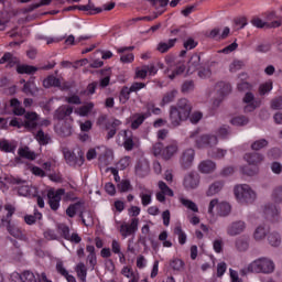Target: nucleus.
<instances>
[{"label": "nucleus", "instance_id": "nucleus-41", "mask_svg": "<svg viewBox=\"0 0 282 282\" xmlns=\"http://www.w3.org/2000/svg\"><path fill=\"white\" fill-rule=\"evenodd\" d=\"M175 96H177V90L166 93L161 101V107H164V105H169V102H173V100H175Z\"/></svg>", "mask_w": 282, "mask_h": 282}, {"label": "nucleus", "instance_id": "nucleus-64", "mask_svg": "<svg viewBox=\"0 0 282 282\" xmlns=\"http://www.w3.org/2000/svg\"><path fill=\"white\" fill-rule=\"evenodd\" d=\"M226 262H220L217 265V276H224V274L226 273Z\"/></svg>", "mask_w": 282, "mask_h": 282}, {"label": "nucleus", "instance_id": "nucleus-33", "mask_svg": "<svg viewBox=\"0 0 282 282\" xmlns=\"http://www.w3.org/2000/svg\"><path fill=\"white\" fill-rule=\"evenodd\" d=\"M248 122H250V119L246 116L234 117L230 120V124H234V127H246Z\"/></svg>", "mask_w": 282, "mask_h": 282}, {"label": "nucleus", "instance_id": "nucleus-32", "mask_svg": "<svg viewBox=\"0 0 282 282\" xmlns=\"http://www.w3.org/2000/svg\"><path fill=\"white\" fill-rule=\"evenodd\" d=\"M175 153H177V145L170 144L163 150L162 158L164 160H171V158L175 155Z\"/></svg>", "mask_w": 282, "mask_h": 282}, {"label": "nucleus", "instance_id": "nucleus-30", "mask_svg": "<svg viewBox=\"0 0 282 282\" xmlns=\"http://www.w3.org/2000/svg\"><path fill=\"white\" fill-rule=\"evenodd\" d=\"M268 241L273 248H279L281 246V235L276 231L269 232Z\"/></svg>", "mask_w": 282, "mask_h": 282}, {"label": "nucleus", "instance_id": "nucleus-53", "mask_svg": "<svg viewBox=\"0 0 282 282\" xmlns=\"http://www.w3.org/2000/svg\"><path fill=\"white\" fill-rule=\"evenodd\" d=\"M270 91H272V84L265 83V84L260 85V87H259L260 96H265V94H268Z\"/></svg>", "mask_w": 282, "mask_h": 282}, {"label": "nucleus", "instance_id": "nucleus-44", "mask_svg": "<svg viewBox=\"0 0 282 282\" xmlns=\"http://www.w3.org/2000/svg\"><path fill=\"white\" fill-rule=\"evenodd\" d=\"M193 89H195V82H193V80L184 82L181 87V91L183 94H191V91H193Z\"/></svg>", "mask_w": 282, "mask_h": 282}, {"label": "nucleus", "instance_id": "nucleus-63", "mask_svg": "<svg viewBox=\"0 0 282 282\" xmlns=\"http://www.w3.org/2000/svg\"><path fill=\"white\" fill-rule=\"evenodd\" d=\"M19 63H20V61L14 55H12V53H10V57L8 59L7 67H14V65H17V66L21 65Z\"/></svg>", "mask_w": 282, "mask_h": 282}, {"label": "nucleus", "instance_id": "nucleus-23", "mask_svg": "<svg viewBox=\"0 0 282 282\" xmlns=\"http://www.w3.org/2000/svg\"><path fill=\"white\" fill-rule=\"evenodd\" d=\"M135 173L137 175H139V177H144L145 175H149V162L139 161L135 164Z\"/></svg>", "mask_w": 282, "mask_h": 282}, {"label": "nucleus", "instance_id": "nucleus-58", "mask_svg": "<svg viewBox=\"0 0 282 282\" xmlns=\"http://www.w3.org/2000/svg\"><path fill=\"white\" fill-rule=\"evenodd\" d=\"M144 120H147V116L145 115L139 116L137 119H134L132 121L131 129H138L140 127V124H142V122H144Z\"/></svg>", "mask_w": 282, "mask_h": 282}, {"label": "nucleus", "instance_id": "nucleus-36", "mask_svg": "<svg viewBox=\"0 0 282 282\" xmlns=\"http://www.w3.org/2000/svg\"><path fill=\"white\" fill-rule=\"evenodd\" d=\"M20 158H25L26 160H36V154L30 151V148H20L18 151Z\"/></svg>", "mask_w": 282, "mask_h": 282}, {"label": "nucleus", "instance_id": "nucleus-40", "mask_svg": "<svg viewBox=\"0 0 282 282\" xmlns=\"http://www.w3.org/2000/svg\"><path fill=\"white\" fill-rule=\"evenodd\" d=\"M22 91L26 94V96H36V91H39V89H34V83L26 82L22 88Z\"/></svg>", "mask_w": 282, "mask_h": 282}, {"label": "nucleus", "instance_id": "nucleus-24", "mask_svg": "<svg viewBox=\"0 0 282 282\" xmlns=\"http://www.w3.org/2000/svg\"><path fill=\"white\" fill-rule=\"evenodd\" d=\"M124 142L123 147L126 151H133V147H135V143L133 142V132L129 130H124Z\"/></svg>", "mask_w": 282, "mask_h": 282}, {"label": "nucleus", "instance_id": "nucleus-3", "mask_svg": "<svg viewBox=\"0 0 282 282\" xmlns=\"http://www.w3.org/2000/svg\"><path fill=\"white\" fill-rule=\"evenodd\" d=\"M235 196L241 204H252L257 199V194L250 185H237L234 189Z\"/></svg>", "mask_w": 282, "mask_h": 282}, {"label": "nucleus", "instance_id": "nucleus-56", "mask_svg": "<svg viewBox=\"0 0 282 282\" xmlns=\"http://www.w3.org/2000/svg\"><path fill=\"white\" fill-rule=\"evenodd\" d=\"M59 135H62V138L72 135V127L67 124L62 126L59 129Z\"/></svg>", "mask_w": 282, "mask_h": 282}, {"label": "nucleus", "instance_id": "nucleus-21", "mask_svg": "<svg viewBox=\"0 0 282 282\" xmlns=\"http://www.w3.org/2000/svg\"><path fill=\"white\" fill-rule=\"evenodd\" d=\"M99 74L104 76V78H101L99 82V87H101V89H105V87H109V83L111 80V68L101 69L99 70Z\"/></svg>", "mask_w": 282, "mask_h": 282}, {"label": "nucleus", "instance_id": "nucleus-25", "mask_svg": "<svg viewBox=\"0 0 282 282\" xmlns=\"http://www.w3.org/2000/svg\"><path fill=\"white\" fill-rule=\"evenodd\" d=\"M175 43H177V39H171L169 42H160L156 50L161 54H166L167 51L171 50V47H175Z\"/></svg>", "mask_w": 282, "mask_h": 282}, {"label": "nucleus", "instance_id": "nucleus-9", "mask_svg": "<svg viewBox=\"0 0 282 282\" xmlns=\"http://www.w3.org/2000/svg\"><path fill=\"white\" fill-rule=\"evenodd\" d=\"M138 224H140V220L138 218H132L130 225H121L120 232L122 237H129V235H133L138 230Z\"/></svg>", "mask_w": 282, "mask_h": 282}, {"label": "nucleus", "instance_id": "nucleus-47", "mask_svg": "<svg viewBox=\"0 0 282 282\" xmlns=\"http://www.w3.org/2000/svg\"><path fill=\"white\" fill-rule=\"evenodd\" d=\"M58 230H61V235L64 239L69 240V227L65 224L57 225Z\"/></svg>", "mask_w": 282, "mask_h": 282}, {"label": "nucleus", "instance_id": "nucleus-11", "mask_svg": "<svg viewBox=\"0 0 282 282\" xmlns=\"http://www.w3.org/2000/svg\"><path fill=\"white\" fill-rule=\"evenodd\" d=\"M246 230V223L242 220H238L232 223L228 228H227V235L230 237H237V235H241Z\"/></svg>", "mask_w": 282, "mask_h": 282}, {"label": "nucleus", "instance_id": "nucleus-7", "mask_svg": "<svg viewBox=\"0 0 282 282\" xmlns=\"http://www.w3.org/2000/svg\"><path fill=\"white\" fill-rule=\"evenodd\" d=\"M64 158L66 160V162L69 164V166H76V164L78 166H83L84 162H85V156H83V152H78V156H76V154L69 150H64Z\"/></svg>", "mask_w": 282, "mask_h": 282}, {"label": "nucleus", "instance_id": "nucleus-1", "mask_svg": "<svg viewBox=\"0 0 282 282\" xmlns=\"http://www.w3.org/2000/svg\"><path fill=\"white\" fill-rule=\"evenodd\" d=\"M191 111H193V106L186 98L180 99L177 106H171L170 120L172 127H180L188 118L192 124H197L202 120V112H194L191 116Z\"/></svg>", "mask_w": 282, "mask_h": 282}, {"label": "nucleus", "instance_id": "nucleus-4", "mask_svg": "<svg viewBox=\"0 0 282 282\" xmlns=\"http://www.w3.org/2000/svg\"><path fill=\"white\" fill-rule=\"evenodd\" d=\"M24 118V122L19 121L17 118L12 119L10 126L18 127V129H21V127H25V129H36V127H39V115L36 112H26Z\"/></svg>", "mask_w": 282, "mask_h": 282}, {"label": "nucleus", "instance_id": "nucleus-5", "mask_svg": "<svg viewBox=\"0 0 282 282\" xmlns=\"http://www.w3.org/2000/svg\"><path fill=\"white\" fill-rule=\"evenodd\" d=\"M167 68L164 70V74H169L171 72V67L173 65H177L176 68L172 72V74L169 75L170 80H175L176 76H182L184 72H186V66L184 64L174 63L172 58H166Z\"/></svg>", "mask_w": 282, "mask_h": 282}, {"label": "nucleus", "instance_id": "nucleus-46", "mask_svg": "<svg viewBox=\"0 0 282 282\" xmlns=\"http://www.w3.org/2000/svg\"><path fill=\"white\" fill-rule=\"evenodd\" d=\"M170 265L172 269L176 270V272H180L184 269V261L181 259H174L170 262Z\"/></svg>", "mask_w": 282, "mask_h": 282}, {"label": "nucleus", "instance_id": "nucleus-10", "mask_svg": "<svg viewBox=\"0 0 282 282\" xmlns=\"http://www.w3.org/2000/svg\"><path fill=\"white\" fill-rule=\"evenodd\" d=\"M193 160H195V150L193 149L185 150L181 159V164L183 169L185 170L191 169V166H193Z\"/></svg>", "mask_w": 282, "mask_h": 282}, {"label": "nucleus", "instance_id": "nucleus-22", "mask_svg": "<svg viewBox=\"0 0 282 282\" xmlns=\"http://www.w3.org/2000/svg\"><path fill=\"white\" fill-rule=\"evenodd\" d=\"M14 278L21 282H39V279H36V275L32 271H24L21 274L15 273Z\"/></svg>", "mask_w": 282, "mask_h": 282}, {"label": "nucleus", "instance_id": "nucleus-18", "mask_svg": "<svg viewBox=\"0 0 282 282\" xmlns=\"http://www.w3.org/2000/svg\"><path fill=\"white\" fill-rule=\"evenodd\" d=\"M263 213H264L265 219H269V221H273L274 217L279 215V210L276 209V205L274 204H267L264 206Z\"/></svg>", "mask_w": 282, "mask_h": 282}, {"label": "nucleus", "instance_id": "nucleus-8", "mask_svg": "<svg viewBox=\"0 0 282 282\" xmlns=\"http://www.w3.org/2000/svg\"><path fill=\"white\" fill-rule=\"evenodd\" d=\"M184 187L187 191H194L199 186V174L197 172H191L184 177Z\"/></svg>", "mask_w": 282, "mask_h": 282}, {"label": "nucleus", "instance_id": "nucleus-12", "mask_svg": "<svg viewBox=\"0 0 282 282\" xmlns=\"http://www.w3.org/2000/svg\"><path fill=\"white\" fill-rule=\"evenodd\" d=\"M74 113V108L72 106L63 105L57 108L54 112L55 120H65L67 116H72Z\"/></svg>", "mask_w": 282, "mask_h": 282}, {"label": "nucleus", "instance_id": "nucleus-14", "mask_svg": "<svg viewBox=\"0 0 282 282\" xmlns=\"http://www.w3.org/2000/svg\"><path fill=\"white\" fill-rule=\"evenodd\" d=\"M268 232H270V227L265 224L260 225L256 228L253 232V239L256 241H263V239L268 237Z\"/></svg>", "mask_w": 282, "mask_h": 282}, {"label": "nucleus", "instance_id": "nucleus-42", "mask_svg": "<svg viewBox=\"0 0 282 282\" xmlns=\"http://www.w3.org/2000/svg\"><path fill=\"white\" fill-rule=\"evenodd\" d=\"M268 144H270V143L268 142V140H265V139H260V140L254 141V142L251 144V150H252V151H261V149H265V147H268Z\"/></svg>", "mask_w": 282, "mask_h": 282}, {"label": "nucleus", "instance_id": "nucleus-28", "mask_svg": "<svg viewBox=\"0 0 282 282\" xmlns=\"http://www.w3.org/2000/svg\"><path fill=\"white\" fill-rule=\"evenodd\" d=\"M7 230L15 239H21V240L25 239V236L23 235L21 229H19V227H17L14 225H10V221H8Z\"/></svg>", "mask_w": 282, "mask_h": 282}, {"label": "nucleus", "instance_id": "nucleus-52", "mask_svg": "<svg viewBox=\"0 0 282 282\" xmlns=\"http://www.w3.org/2000/svg\"><path fill=\"white\" fill-rule=\"evenodd\" d=\"M237 47H239V44H237V42H234L230 45L226 46L225 48L218 51V54H230V52H235Z\"/></svg>", "mask_w": 282, "mask_h": 282}, {"label": "nucleus", "instance_id": "nucleus-2", "mask_svg": "<svg viewBox=\"0 0 282 282\" xmlns=\"http://www.w3.org/2000/svg\"><path fill=\"white\" fill-rule=\"evenodd\" d=\"M247 270L256 274H272L274 272V262L268 258H259L249 264Z\"/></svg>", "mask_w": 282, "mask_h": 282}, {"label": "nucleus", "instance_id": "nucleus-15", "mask_svg": "<svg viewBox=\"0 0 282 282\" xmlns=\"http://www.w3.org/2000/svg\"><path fill=\"white\" fill-rule=\"evenodd\" d=\"M216 90L218 91L220 98H226V96L230 95L232 91V86L230 83L226 82H218L216 84Z\"/></svg>", "mask_w": 282, "mask_h": 282}, {"label": "nucleus", "instance_id": "nucleus-45", "mask_svg": "<svg viewBox=\"0 0 282 282\" xmlns=\"http://www.w3.org/2000/svg\"><path fill=\"white\" fill-rule=\"evenodd\" d=\"M251 24L254 26V28H258L259 30H268V22H263V20H261V18H253L251 20Z\"/></svg>", "mask_w": 282, "mask_h": 282}, {"label": "nucleus", "instance_id": "nucleus-62", "mask_svg": "<svg viewBox=\"0 0 282 282\" xmlns=\"http://www.w3.org/2000/svg\"><path fill=\"white\" fill-rule=\"evenodd\" d=\"M271 107L273 109H282V96L272 99Z\"/></svg>", "mask_w": 282, "mask_h": 282}, {"label": "nucleus", "instance_id": "nucleus-37", "mask_svg": "<svg viewBox=\"0 0 282 282\" xmlns=\"http://www.w3.org/2000/svg\"><path fill=\"white\" fill-rule=\"evenodd\" d=\"M117 189L119 193H129V191H133V186H131V182L129 180H122L118 183Z\"/></svg>", "mask_w": 282, "mask_h": 282}, {"label": "nucleus", "instance_id": "nucleus-17", "mask_svg": "<svg viewBox=\"0 0 282 282\" xmlns=\"http://www.w3.org/2000/svg\"><path fill=\"white\" fill-rule=\"evenodd\" d=\"M77 10H82L83 12H88V14H100L102 12V8H96L91 0H88V4L86 6H77Z\"/></svg>", "mask_w": 282, "mask_h": 282}, {"label": "nucleus", "instance_id": "nucleus-43", "mask_svg": "<svg viewBox=\"0 0 282 282\" xmlns=\"http://www.w3.org/2000/svg\"><path fill=\"white\" fill-rule=\"evenodd\" d=\"M257 165L249 164L241 167V173L243 175H248L249 177H252V175H257Z\"/></svg>", "mask_w": 282, "mask_h": 282}, {"label": "nucleus", "instance_id": "nucleus-35", "mask_svg": "<svg viewBox=\"0 0 282 282\" xmlns=\"http://www.w3.org/2000/svg\"><path fill=\"white\" fill-rule=\"evenodd\" d=\"M236 248L237 250H239V252H246V250H248V248H250V242L248 240V238H238L236 240Z\"/></svg>", "mask_w": 282, "mask_h": 282}, {"label": "nucleus", "instance_id": "nucleus-60", "mask_svg": "<svg viewBox=\"0 0 282 282\" xmlns=\"http://www.w3.org/2000/svg\"><path fill=\"white\" fill-rule=\"evenodd\" d=\"M164 145L162 144V142H158L153 145L152 151H153V155L158 156L161 155L163 153Z\"/></svg>", "mask_w": 282, "mask_h": 282}, {"label": "nucleus", "instance_id": "nucleus-31", "mask_svg": "<svg viewBox=\"0 0 282 282\" xmlns=\"http://www.w3.org/2000/svg\"><path fill=\"white\" fill-rule=\"evenodd\" d=\"M271 199L275 204H282V185H278L272 189Z\"/></svg>", "mask_w": 282, "mask_h": 282}, {"label": "nucleus", "instance_id": "nucleus-50", "mask_svg": "<svg viewBox=\"0 0 282 282\" xmlns=\"http://www.w3.org/2000/svg\"><path fill=\"white\" fill-rule=\"evenodd\" d=\"M183 206H186V208H189V210H193V213H198L197 204L193 203V200H188L186 198H183L182 200Z\"/></svg>", "mask_w": 282, "mask_h": 282}, {"label": "nucleus", "instance_id": "nucleus-29", "mask_svg": "<svg viewBox=\"0 0 282 282\" xmlns=\"http://www.w3.org/2000/svg\"><path fill=\"white\" fill-rule=\"evenodd\" d=\"M198 171H200V173H213L215 171V162L210 160L203 161L198 165Z\"/></svg>", "mask_w": 282, "mask_h": 282}, {"label": "nucleus", "instance_id": "nucleus-16", "mask_svg": "<svg viewBox=\"0 0 282 282\" xmlns=\"http://www.w3.org/2000/svg\"><path fill=\"white\" fill-rule=\"evenodd\" d=\"M202 61V57L197 54H194L189 61H188V66H187V74H195L197 69H199V62Z\"/></svg>", "mask_w": 282, "mask_h": 282}, {"label": "nucleus", "instance_id": "nucleus-13", "mask_svg": "<svg viewBox=\"0 0 282 282\" xmlns=\"http://www.w3.org/2000/svg\"><path fill=\"white\" fill-rule=\"evenodd\" d=\"M243 160H246V162L251 166H257V164H261L263 162L264 156L259 152H249L245 154Z\"/></svg>", "mask_w": 282, "mask_h": 282}, {"label": "nucleus", "instance_id": "nucleus-38", "mask_svg": "<svg viewBox=\"0 0 282 282\" xmlns=\"http://www.w3.org/2000/svg\"><path fill=\"white\" fill-rule=\"evenodd\" d=\"M230 204L228 203H220L218 204V215H220V217H228V215H230Z\"/></svg>", "mask_w": 282, "mask_h": 282}, {"label": "nucleus", "instance_id": "nucleus-49", "mask_svg": "<svg viewBox=\"0 0 282 282\" xmlns=\"http://www.w3.org/2000/svg\"><path fill=\"white\" fill-rule=\"evenodd\" d=\"M36 140L40 142V144H47L50 142V138L43 130H39L36 133Z\"/></svg>", "mask_w": 282, "mask_h": 282}, {"label": "nucleus", "instance_id": "nucleus-48", "mask_svg": "<svg viewBox=\"0 0 282 282\" xmlns=\"http://www.w3.org/2000/svg\"><path fill=\"white\" fill-rule=\"evenodd\" d=\"M91 109H94V102H89L87 105L82 106L79 108V116H83V117L88 116Z\"/></svg>", "mask_w": 282, "mask_h": 282}, {"label": "nucleus", "instance_id": "nucleus-20", "mask_svg": "<svg viewBox=\"0 0 282 282\" xmlns=\"http://www.w3.org/2000/svg\"><path fill=\"white\" fill-rule=\"evenodd\" d=\"M47 197H48V205L51 207V210H58L61 206V197L54 196V189L48 191Z\"/></svg>", "mask_w": 282, "mask_h": 282}, {"label": "nucleus", "instance_id": "nucleus-59", "mask_svg": "<svg viewBox=\"0 0 282 282\" xmlns=\"http://www.w3.org/2000/svg\"><path fill=\"white\" fill-rule=\"evenodd\" d=\"M241 67H243V62L236 59L234 61V63L230 65L229 67V72L235 73V72H239V69H241Z\"/></svg>", "mask_w": 282, "mask_h": 282}, {"label": "nucleus", "instance_id": "nucleus-39", "mask_svg": "<svg viewBox=\"0 0 282 282\" xmlns=\"http://www.w3.org/2000/svg\"><path fill=\"white\" fill-rule=\"evenodd\" d=\"M80 206H83L80 202L69 205L66 209V215L70 218L76 217V212L80 209Z\"/></svg>", "mask_w": 282, "mask_h": 282}, {"label": "nucleus", "instance_id": "nucleus-27", "mask_svg": "<svg viewBox=\"0 0 282 282\" xmlns=\"http://www.w3.org/2000/svg\"><path fill=\"white\" fill-rule=\"evenodd\" d=\"M43 86L46 89H50V87H57L59 89L61 79L56 78L54 75H50L46 79L43 80Z\"/></svg>", "mask_w": 282, "mask_h": 282}, {"label": "nucleus", "instance_id": "nucleus-51", "mask_svg": "<svg viewBox=\"0 0 282 282\" xmlns=\"http://www.w3.org/2000/svg\"><path fill=\"white\" fill-rule=\"evenodd\" d=\"M217 135H219V138H228L230 135V127L229 126H221L217 130Z\"/></svg>", "mask_w": 282, "mask_h": 282}, {"label": "nucleus", "instance_id": "nucleus-54", "mask_svg": "<svg viewBox=\"0 0 282 282\" xmlns=\"http://www.w3.org/2000/svg\"><path fill=\"white\" fill-rule=\"evenodd\" d=\"M271 171L274 175H281L282 173V164L281 162L274 161L271 163Z\"/></svg>", "mask_w": 282, "mask_h": 282}, {"label": "nucleus", "instance_id": "nucleus-61", "mask_svg": "<svg viewBox=\"0 0 282 282\" xmlns=\"http://www.w3.org/2000/svg\"><path fill=\"white\" fill-rule=\"evenodd\" d=\"M185 50H195L197 47V42L193 37L187 39L186 42H184Z\"/></svg>", "mask_w": 282, "mask_h": 282}, {"label": "nucleus", "instance_id": "nucleus-26", "mask_svg": "<svg viewBox=\"0 0 282 282\" xmlns=\"http://www.w3.org/2000/svg\"><path fill=\"white\" fill-rule=\"evenodd\" d=\"M224 181L214 182L206 192L207 197H213V195H217L224 188Z\"/></svg>", "mask_w": 282, "mask_h": 282}, {"label": "nucleus", "instance_id": "nucleus-55", "mask_svg": "<svg viewBox=\"0 0 282 282\" xmlns=\"http://www.w3.org/2000/svg\"><path fill=\"white\" fill-rule=\"evenodd\" d=\"M149 3H151L152 8H155L158 10V3H160L161 8H166L169 6V0H148Z\"/></svg>", "mask_w": 282, "mask_h": 282}, {"label": "nucleus", "instance_id": "nucleus-6", "mask_svg": "<svg viewBox=\"0 0 282 282\" xmlns=\"http://www.w3.org/2000/svg\"><path fill=\"white\" fill-rule=\"evenodd\" d=\"M217 142H219V140L217 139V135L203 134L198 139H196V147L198 149H204L206 147L213 148V147H217Z\"/></svg>", "mask_w": 282, "mask_h": 282}, {"label": "nucleus", "instance_id": "nucleus-34", "mask_svg": "<svg viewBox=\"0 0 282 282\" xmlns=\"http://www.w3.org/2000/svg\"><path fill=\"white\" fill-rule=\"evenodd\" d=\"M77 276L82 282H87V267L80 262L76 267Z\"/></svg>", "mask_w": 282, "mask_h": 282}, {"label": "nucleus", "instance_id": "nucleus-19", "mask_svg": "<svg viewBox=\"0 0 282 282\" xmlns=\"http://www.w3.org/2000/svg\"><path fill=\"white\" fill-rule=\"evenodd\" d=\"M18 74H28L29 76H32L39 72V67L28 65V64H20L17 66Z\"/></svg>", "mask_w": 282, "mask_h": 282}, {"label": "nucleus", "instance_id": "nucleus-57", "mask_svg": "<svg viewBox=\"0 0 282 282\" xmlns=\"http://www.w3.org/2000/svg\"><path fill=\"white\" fill-rule=\"evenodd\" d=\"M198 76L200 78H210V76H213V72L210 68L202 67L198 69Z\"/></svg>", "mask_w": 282, "mask_h": 282}]
</instances>
